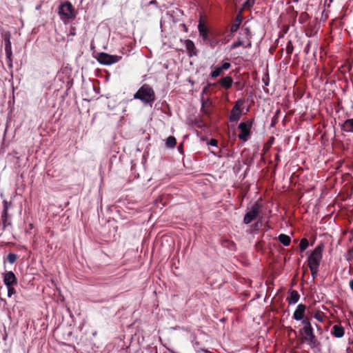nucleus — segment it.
I'll return each instance as SVG.
<instances>
[{"mask_svg": "<svg viewBox=\"0 0 353 353\" xmlns=\"http://www.w3.org/2000/svg\"><path fill=\"white\" fill-rule=\"evenodd\" d=\"M323 245L320 244L312 251L307 257V265L313 277L318 273L319 268L323 257Z\"/></svg>", "mask_w": 353, "mask_h": 353, "instance_id": "f257e3e1", "label": "nucleus"}, {"mask_svg": "<svg viewBox=\"0 0 353 353\" xmlns=\"http://www.w3.org/2000/svg\"><path fill=\"white\" fill-rule=\"evenodd\" d=\"M134 98L147 103L155 100V94L153 89L149 85L144 84L134 94Z\"/></svg>", "mask_w": 353, "mask_h": 353, "instance_id": "f03ea898", "label": "nucleus"}, {"mask_svg": "<svg viewBox=\"0 0 353 353\" xmlns=\"http://www.w3.org/2000/svg\"><path fill=\"white\" fill-rule=\"evenodd\" d=\"M243 32L237 40L230 46V50H233L238 47L242 46L245 48H250L252 42L250 41L251 35L248 28H244Z\"/></svg>", "mask_w": 353, "mask_h": 353, "instance_id": "7ed1b4c3", "label": "nucleus"}, {"mask_svg": "<svg viewBox=\"0 0 353 353\" xmlns=\"http://www.w3.org/2000/svg\"><path fill=\"white\" fill-rule=\"evenodd\" d=\"M59 14L61 19L63 21H67L75 17L73 6L69 1H65L61 5Z\"/></svg>", "mask_w": 353, "mask_h": 353, "instance_id": "20e7f679", "label": "nucleus"}, {"mask_svg": "<svg viewBox=\"0 0 353 353\" xmlns=\"http://www.w3.org/2000/svg\"><path fill=\"white\" fill-rule=\"evenodd\" d=\"M303 331L304 334L303 341L307 343L310 347H314L316 346V339L312 326L307 325L306 327H303Z\"/></svg>", "mask_w": 353, "mask_h": 353, "instance_id": "39448f33", "label": "nucleus"}, {"mask_svg": "<svg viewBox=\"0 0 353 353\" xmlns=\"http://www.w3.org/2000/svg\"><path fill=\"white\" fill-rule=\"evenodd\" d=\"M121 59V56L110 55L105 52H101L98 56L99 62L103 65H111L119 62Z\"/></svg>", "mask_w": 353, "mask_h": 353, "instance_id": "423d86ee", "label": "nucleus"}, {"mask_svg": "<svg viewBox=\"0 0 353 353\" xmlns=\"http://www.w3.org/2000/svg\"><path fill=\"white\" fill-rule=\"evenodd\" d=\"M260 210V205L258 203H254L252 207V209L246 213L245 215L243 221L245 224H248L251 223L254 219H255Z\"/></svg>", "mask_w": 353, "mask_h": 353, "instance_id": "0eeeda50", "label": "nucleus"}, {"mask_svg": "<svg viewBox=\"0 0 353 353\" xmlns=\"http://www.w3.org/2000/svg\"><path fill=\"white\" fill-rule=\"evenodd\" d=\"M239 128L240 130V134H239V139L244 141H247L250 134V125L245 123L241 122L239 125Z\"/></svg>", "mask_w": 353, "mask_h": 353, "instance_id": "6e6552de", "label": "nucleus"}, {"mask_svg": "<svg viewBox=\"0 0 353 353\" xmlns=\"http://www.w3.org/2000/svg\"><path fill=\"white\" fill-rule=\"evenodd\" d=\"M3 282L7 287L17 285V279L14 274L12 272H8L3 275Z\"/></svg>", "mask_w": 353, "mask_h": 353, "instance_id": "1a4fd4ad", "label": "nucleus"}, {"mask_svg": "<svg viewBox=\"0 0 353 353\" xmlns=\"http://www.w3.org/2000/svg\"><path fill=\"white\" fill-rule=\"evenodd\" d=\"M305 311V306L303 304L297 305L296 310L294 312L293 317L294 319L299 321L303 319Z\"/></svg>", "mask_w": 353, "mask_h": 353, "instance_id": "9d476101", "label": "nucleus"}, {"mask_svg": "<svg viewBox=\"0 0 353 353\" xmlns=\"http://www.w3.org/2000/svg\"><path fill=\"white\" fill-rule=\"evenodd\" d=\"M241 114V110L240 107L236 105L232 110L230 114V120L232 121H236L240 119Z\"/></svg>", "mask_w": 353, "mask_h": 353, "instance_id": "9b49d317", "label": "nucleus"}, {"mask_svg": "<svg viewBox=\"0 0 353 353\" xmlns=\"http://www.w3.org/2000/svg\"><path fill=\"white\" fill-rule=\"evenodd\" d=\"M198 30L200 35L202 37L204 41H207L208 39V28L205 26V24L200 20L198 25Z\"/></svg>", "mask_w": 353, "mask_h": 353, "instance_id": "f8f14e48", "label": "nucleus"}, {"mask_svg": "<svg viewBox=\"0 0 353 353\" xmlns=\"http://www.w3.org/2000/svg\"><path fill=\"white\" fill-rule=\"evenodd\" d=\"M187 51L190 53V56L196 55V50L194 43L192 41L187 39L184 42Z\"/></svg>", "mask_w": 353, "mask_h": 353, "instance_id": "ddd939ff", "label": "nucleus"}, {"mask_svg": "<svg viewBox=\"0 0 353 353\" xmlns=\"http://www.w3.org/2000/svg\"><path fill=\"white\" fill-rule=\"evenodd\" d=\"M233 83V80L231 77L226 76L220 80L221 85L225 89L230 88Z\"/></svg>", "mask_w": 353, "mask_h": 353, "instance_id": "4468645a", "label": "nucleus"}, {"mask_svg": "<svg viewBox=\"0 0 353 353\" xmlns=\"http://www.w3.org/2000/svg\"><path fill=\"white\" fill-rule=\"evenodd\" d=\"M332 334L337 338H341L344 335V329L338 325H334L332 327Z\"/></svg>", "mask_w": 353, "mask_h": 353, "instance_id": "2eb2a0df", "label": "nucleus"}, {"mask_svg": "<svg viewBox=\"0 0 353 353\" xmlns=\"http://www.w3.org/2000/svg\"><path fill=\"white\" fill-rule=\"evenodd\" d=\"M343 130L347 132H353V119H347L343 125Z\"/></svg>", "mask_w": 353, "mask_h": 353, "instance_id": "dca6fc26", "label": "nucleus"}, {"mask_svg": "<svg viewBox=\"0 0 353 353\" xmlns=\"http://www.w3.org/2000/svg\"><path fill=\"white\" fill-rule=\"evenodd\" d=\"M278 239L285 246H288L290 243L291 239L289 236L281 234L279 236Z\"/></svg>", "mask_w": 353, "mask_h": 353, "instance_id": "f3484780", "label": "nucleus"}, {"mask_svg": "<svg viewBox=\"0 0 353 353\" xmlns=\"http://www.w3.org/2000/svg\"><path fill=\"white\" fill-rule=\"evenodd\" d=\"M299 299V294L297 291L292 290L290 293V296L289 299L290 303L295 304L298 302Z\"/></svg>", "mask_w": 353, "mask_h": 353, "instance_id": "a211bd4d", "label": "nucleus"}, {"mask_svg": "<svg viewBox=\"0 0 353 353\" xmlns=\"http://www.w3.org/2000/svg\"><path fill=\"white\" fill-rule=\"evenodd\" d=\"M176 139L172 136H170L166 139V141H165V144H166L167 147L170 148H174V146L176 145Z\"/></svg>", "mask_w": 353, "mask_h": 353, "instance_id": "6ab92c4d", "label": "nucleus"}, {"mask_svg": "<svg viewBox=\"0 0 353 353\" xmlns=\"http://www.w3.org/2000/svg\"><path fill=\"white\" fill-rule=\"evenodd\" d=\"M5 51H6L7 57L8 59H10L12 55V50H11V43L9 39H8V41L6 43Z\"/></svg>", "mask_w": 353, "mask_h": 353, "instance_id": "aec40b11", "label": "nucleus"}, {"mask_svg": "<svg viewBox=\"0 0 353 353\" xmlns=\"http://www.w3.org/2000/svg\"><path fill=\"white\" fill-rule=\"evenodd\" d=\"M309 243L307 239H302L299 243V248L301 249V251L303 252L305 250L307 249L308 247Z\"/></svg>", "mask_w": 353, "mask_h": 353, "instance_id": "412c9836", "label": "nucleus"}, {"mask_svg": "<svg viewBox=\"0 0 353 353\" xmlns=\"http://www.w3.org/2000/svg\"><path fill=\"white\" fill-rule=\"evenodd\" d=\"M222 70L221 69V68L219 66L215 68V69L211 72V76L213 78H216L217 77H219L221 72H222Z\"/></svg>", "mask_w": 353, "mask_h": 353, "instance_id": "4be33fe9", "label": "nucleus"}, {"mask_svg": "<svg viewBox=\"0 0 353 353\" xmlns=\"http://www.w3.org/2000/svg\"><path fill=\"white\" fill-rule=\"evenodd\" d=\"M255 0H246L243 5V9H249L254 4Z\"/></svg>", "mask_w": 353, "mask_h": 353, "instance_id": "5701e85b", "label": "nucleus"}, {"mask_svg": "<svg viewBox=\"0 0 353 353\" xmlns=\"http://www.w3.org/2000/svg\"><path fill=\"white\" fill-rule=\"evenodd\" d=\"M8 261L10 263L12 264L14 263L16 260L17 259V256L15 254H13V253H10L8 255Z\"/></svg>", "mask_w": 353, "mask_h": 353, "instance_id": "b1692460", "label": "nucleus"}, {"mask_svg": "<svg viewBox=\"0 0 353 353\" xmlns=\"http://www.w3.org/2000/svg\"><path fill=\"white\" fill-rule=\"evenodd\" d=\"M241 22V21H239V23H234L232 25L231 28H230L231 32H235L237 31Z\"/></svg>", "mask_w": 353, "mask_h": 353, "instance_id": "393cba45", "label": "nucleus"}, {"mask_svg": "<svg viewBox=\"0 0 353 353\" xmlns=\"http://www.w3.org/2000/svg\"><path fill=\"white\" fill-rule=\"evenodd\" d=\"M222 71L228 70L231 67V64L229 62L223 63L221 66H219Z\"/></svg>", "mask_w": 353, "mask_h": 353, "instance_id": "a878e982", "label": "nucleus"}, {"mask_svg": "<svg viewBox=\"0 0 353 353\" xmlns=\"http://www.w3.org/2000/svg\"><path fill=\"white\" fill-rule=\"evenodd\" d=\"M8 288V296L10 297L12 294L15 293L14 289L12 288V286H9Z\"/></svg>", "mask_w": 353, "mask_h": 353, "instance_id": "bb28decb", "label": "nucleus"}, {"mask_svg": "<svg viewBox=\"0 0 353 353\" xmlns=\"http://www.w3.org/2000/svg\"><path fill=\"white\" fill-rule=\"evenodd\" d=\"M293 48L290 43L288 44L286 48V51L288 54H291L292 52Z\"/></svg>", "mask_w": 353, "mask_h": 353, "instance_id": "cd10ccee", "label": "nucleus"}, {"mask_svg": "<svg viewBox=\"0 0 353 353\" xmlns=\"http://www.w3.org/2000/svg\"><path fill=\"white\" fill-rule=\"evenodd\" d=\"M302 323L304 325L303 327H306L307 325H311L307 319H303Z\"/></svg>", "mask_w": 353, "mask_h": 353, "instance_id": "c85d7f7f", "label": "nucleus"}, {"mask_svg": "<svg viewBox=\"0 0 353 353\" xmlns=\"http://www.w3.org/2000/svg\"><path fill=\"white\" fill-rule=\"evenodd\" d=\"M217 143H218V141H217L216 139H212L210 141L209 144H210V145H212V146H216V145H217Z\"/></svg>", "mask_w": 353, "mask_h": 353, "instance_id": "c756f323", "label": "nucleus"}, {"mask_svg": "<svg viewBox=\"0 0 353 353\" xmlns=\"http://www.w3.org/2000/svg\"><path fill=\"white\" fill-rule=\"evenodd\" d=\"M350 289L353 291V279L350 281Z\"/></svg>", "mask_w": 353, "mask_h": 353, "instance_id": "7c9ffc66", "label": "nucleus"}, {"mask_svg": "<svg viewBox=\"0 0 353 353\" xmlns=\"http://www.w3.org/2000/svg\"><path fill=\"white\" fill-rule=\"evenodd\" d=\"M210 85H211V84H208V86L205 87V88H204V89H203V92H206V91H207L208 88L209 86H210Z\"/></svg>", "mask_w": 353, "mask_h": 353, "instance_id": "2f4dec72", "label": "nucleus"}, {"mask_svg": "<svg viewBox=\"0 0 353 353\" xmlns=\"http://www.w3.org/2000/svg\"><path fill=\"white\" fill-rule=\"evenodd\" d=\"M6 212H7V207H5L4 213L6 214Z\"/></svg>", "mask_w": 353, "mask_h": 353, "instance_id": "473e14b6", "label": "nucleus"}, {"mask_svg": "<svg viewBox=\"0 0 353 353\" xmlns=\"http://www.w3.org/2000/svg\"><path fill=\"white\" fill-rule=\"evenodd\" d=\"M315 317H316L317 319H320L319 316L318 314H316Z\"/></svg>", "mask_w": 353, "mask_h": 353, "instance_id": "72a5a7b5", "label": "nucleus"}, {"mask_svg": "<svg viewBox=\"0 0 353 353\" xmlns=\"http://www.w3.org/2000/svg\"><path fill=\"white\" fill-rule=\"evenodd\" d=\"M213 45H214V43H210V46H213Z\"/></svg>", "mask_w": 353, "mask_h": 353, "instance_id": "f704fd0d", "label": "nucleus"}, {"mask_svg": "<svg viewBox=\"0 0 353 353\" xmlns=\"http://www.w3.org/2000/svg\"><path fill=\"white\" fill-rule=\"evenodd\" d=\"M213 45H214V43H210V46H213Z\"/></svg>", "mask_w": 353, "mask_h": 353, "instance_id": "c9c22d12", "label": "nucleus"}]
</instances>
